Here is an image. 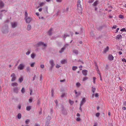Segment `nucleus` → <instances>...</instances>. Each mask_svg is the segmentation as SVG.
Returning a JSON list of instances; mask_svg holds the SVG:
<instances>
[{
  "label": "nucleus",
  "mask_w": 126,
  "mask_h": 126,
  "mask_svg": "<svg viewBox=\"0 0 126 126\" xmlns=\"http://www.w3.org/2000/svg\"><path fill=\"white\" fill-rule=\"evenodd\" d=\"M77 7L78 8V12L79 13H81L82 8L80 4V1L79 0L77 3Z\"/></svg>",
  "instance_id": "obj_1"
},
{
  "label": "nucleus",
  "mask_w": 126,
  "mask_h": 126,
  "mask_svg": "<svg viewBox=\"0 0 126 126\" xmlns=\"http://www.w3.org/2000/svg\"><path fill=\"white\" fill-rule=\"evenodd\" d=\"M40 46H42L45 47H47V45L46 44H44L43 42H39L35 45L36 47H39Z\"/></svg>",
  "instance_id": "obj_2"
},
{
  "label": "nucleus",
  "mask_w": 126,
  "mask_h": 126,
  "mask_svg": "<svg viewBox=\"0 0 126 126\" xmlns=\"http://www.w3.org/2000/svg\"><path fill=\"white\" fill-rule=\"evenodd\" d=\"M8 25H7L3 27L2 31V32L4 33H6L8 32Z\"/></svg>",
  "instance_id": "obj_3"
},
{
  "label": "nucleus",
  "mask_w": 126,
  "mask_h": 126,
  "mask_svg": "<svg viewBox=\"0 0 126 126\" xmlns=\"http://www.w3.org/2000/svg\"><path fill=\"white\" fill-rule=\"evenodd\" d=\"M49 63L51 65V66L50 67L49 69L50 70H51L54 66L55 64L53 61L52 60H50L49 62Z\"/></svg>",
  "instance_id": "obj_4"
},
{
  "label": "nucleus",
  "mask_w": 126,
  "mask_h": 126,
  "mask_svg": "<svg viewBox=\"0 0 126 126\" xmlns=\"http://www.w3.org/2000/svg\"><path fill=\"white\" fill-rule=\"evenodd\" d=\"M25 66V64L23 63L20 64L18 66V69L20 70H23Z\"/></svg>",
  "instance_id": "obj_5"
},
{
  "label": "nucleus",
  "mask_w": 126,
  "mask_h": 126,
  "mask_svg": "<svg viewBox=\"0 0 126 126\" xmlns=\"http://www.w3.org/2000/svg\"><path fill=\"white\" fill-rule=\"evenodd\" d=\"M24 19L26 21V23H30L32 20V19L30 17L25 18Z\"/></svg>",
  "instance_id": "obj_6"
},
{
  "label": "nucleus",
  "mask_w": 126,
  "mask_h": 126,
  "mask_svg": "<svg viewBox=\"0 0 126 126\" xmlns=\"http://www.w3.org/2000/svg\"><path fill=\"white\" fill-rule=\"evenodd\" d=\"M20 88L18 87H16L13 89V90L14 93H17L19 90Z\"/></svg>",
  "instance_id": "obj_7"
},
{
  "label": "nucleus",
  "mask_w": 126,
  "mask_h": 126,
  "mask_svg": "<svg viewBox=\"0 0 126 126\" xmlns=\"http://www.w3.org/2000/svg\"><path fill=\"white\" fill-rule=\"evenodd\" d=\"M11 25L12 28H15L17 26V23L16 22H12L11 23Z\"/></svg>",
  "instance_id": "obj_8"
},
{
  "label": "nucleus",
  "mask_w": 126,
  "mask_h": 126,
  "mask_svg": "<svg viewBox=\"0 0 126 126\" xmlns=\"http://www.w3.org/2000/svg\"><path fill=\"white\" fill-rule=\"evenodd\" d=\"M11 77H12L11 81H14L16 79V78L15 77V73L12 74L11 75Z\"/></svg>",
  "instance_id": "obj_9"
},
{
  "label": "nucleus",
  "mask_w": 126,
  "mask_h": 126,
  "mask_svg": "<svg viewBox=\"0 0 126 126\" xmlns=\"http://www.w3.org/2000/svg\"><path fill=\"white\" fill-rule=\"evenodd\" d=\"M86 100L85 98H83L80 101V105L82 106L86 102Z\"/></svg>",
  "instance_id": "obj_10"
},
{
  "label": "nucleus",
  "mask_w": 126,
  "mask_h": 126,
  "mask_svg": "<svg viewBox=\"0 0 126 126\" xmlns=\"http://www.w3.org/2000/svg\"><path fill=\"white\" fill-rule=\"evenodd\" d=\"M114 57L111 55H109L108 57V58L109 60L110 61H112Z\"/></svg>",
  "instance_id": "obj_11"
},
{
  "label": "nucleus",
  "mask_w": 126,
  "mask_h": 126,
  "mask_svg": "<svg viewBox=\"0 0 126 126\" xmlns=\"http://www.w3.org/2000/svg\"><path fill=\"white\" fill-rule=\"evenodd\" d=\"M87 71L86 70H83L82 71V73L83 75L85 76L87 75Z\"/></svg>",
  "instance_id": "obj_12"
},
{
  "label": "nucleus",
  "mask_w": 126,
  "mask_h": 126,
  "mask_svg": "<svg viewBox=\"0 0 126 126\" xmlns=\"http://www.w3.org/2000/svg\"><path fill=\"white\" fill-rule=\"evenodd\" d=\"M122 38V35L120 34H119L117 35L116 39V40H119L121 39Z\"/></svg>",
  "instance_id": "obj_13"
},
{
  "label": "nucleus",
  "mask_w": 126,
  "mask_h": 126,
  "mask_svg": "<svg viewBox=\"0 0 126 126\" xmlns=\"http://www.w3.org/2000/svg\"><path fill=\"white\" fill-rule=\"evenodd\" d=\"M45 2H42L40 3L39 4V6L37 7V8L43 6L45 4Z\"/></svg>",
  "instance_id": "obj_14"
},
{
  "label": "nucleus",
  "mask_w": 126,
  "mask_h": 126,
  "mask_svg": "<svg viewBox=\"0 0 126 126\" xmlns=\"http://www.w3.org/2000/svg\"><path fill=\"white\" fill-rule=\"evenodd\" d=\"M67 62V61L66 59L62 60L61 61V63L63 64H64L66 63Z\"/></svg>",
  "instance_id": "obj_15"
},
{
  "label": "nucleus",
  "mask_w": 126,
  "mask_h": 126,
  "mask_svg": "<svg viewBox=\"0 0 126 126\" xmlns=\"http://www.w3.org/2000/svg\"><path fill=\"white\" fill-rule=\"evenodd\" d=\"M62 112L64 115H65L67 114V111L66 110L63 108Z\"/></svg>",
  "instance_id": "obj_16"
},
{
  "label": "nucleus",
  "mask_w": 126,
  "mask_h": 126,
  "mask_svg": "<svg viewBox=\"0 0 126 126\" xmlns=\"http://www.w3.org/2000/svg\"><path fill=\"white\" fill-rule=\"evenodd\" d=\"M11 85L13 87L17 86H18V84L16 82L13 83H11Z\"/></svg>",
  "instance_id": "obj_17"
},
{
  "label": "nucleus",
  "mask_w": 126,
  "mask_h": 126,
  "mask_svg": "<svg viewBox=\"0 0 126 126\" xmlns=\"http://www.w3.org/2000/svg\"><path fill=\"white\" fill-rule=\"evenodd\" d=\"M4 6V4L3 2L1 1H0V8H2Z\"/></svg>",
  "instance_id": "obj_18"
},
{
  "label": "nucleus",
  "mask_w": 126,
  "mask_h": 126,
  "mask_svg": "<svg viewBox=\"0 0 126 126\" xmlns=\"http://www.w3.org/2000/svg\"><path fill=\"white\" fill-rule=\"evenodd\" d=\"M52 28H50L48 32V34L49 35H51L52 34Z\"/></svg>",
  "instance_id": "obj_19"
},
{
  "label": "nucleus",
  "mask_w": 126,
  "mask_h": 126,
  "mask_svg": "<svg viewBox=\"0 0 126 126\" xmlns=\"http://www.w3.org/2000/svg\"><path fill=\"white\" fill-rule=\"evenodd\" d=\"M109 48L108 47H107L105 48L104 50V53H106L107 51H108Z\"/></svg>",
  "instance_id": "obj_20"
},
{
  "label": "nucleus",
  "mask_w": 126,
  "mask_h": 126,
  "mask_svg": "<svg viewBox=\"0 0 126 126\" xmlns=\"http://www.w3.org/2000/svg\"><path fill=\"white\" fill-rule=\"evenodd\" d=\"M65 49V48L64 47H63L62 48L61 50L59 51V52L60 53H62L63 51Z\"/></svg>",
  "instance_id": "obj_21"
},
{
  "label": "nucleus",
  "mask_w": 126,
  "mask_h": 126,
  "mask_svg": "<svg viewBox=\"0 0 126 126\" xmlns=\"http://www.w3.org/2000/svg\"><path fill=\"white\" fill-rule=\"evenodd\" d=\"M23 80V79L22 77H20L18 79V81L20 83Z\"/></svg>",
  "instance_id": "obj_22"
},
{
  "label": "nucleus",
  "mask_w": 126,
  "mask_h": 126,
  "mask_svg": "<svg viewBox=\"0 0 126 126\" xmlns=\"http://www.w3.org/2000/svg\"><path fill=\"white\" fill-rule=\"evenodd\" d=\"M21 92L23 94L25 92V89L24 87H23L21 90Z\"/></svg>",
  "instance_id": "obj_23"
},
{
  "label": "nucleus",
  "mask_w": 126,
  "mask_h": 126,
  "mask_svg": "<svg viewBox=\"0 0 126 126\" xmlns=\"http://www.w3.org/2000/svg\"><path fill=\"white\" fill-rule=\"evenodd\" d=\"M35 56V54L34 53H33L31 55V57L32 59L34 58Z\"/></svg>",
  "instance_id": "obj_24"
},
{
  "label": "nucleus",
  "mask_w": 126,
  "mask_h": 126,
  "mask_svg": "<svg viewBox=\"0 0 126 126\" xmlns=\"http://www.w3.org/2000/svg\"><path fill=\"white\" fill-rule=\"evenodd\" d=\"M30 122V120L29 119H27L25 121V123L26 124H28Z\"/></svg>",
  "instance_id": "obj_25"
},
{
  "label": "nucleus",
  "mask_w": 126,
  "mask_h": 126,
  "mask_svg": "<svg viewBox=\"0 0 126 126\" xmlns=\"http://www.w3.org/2000/svg\"><path fill=\"white\" fill-rule=\"evenodd\" d=\"M31 106H27L26 107V110H27L29 111L31 109Z\"/></svg>",
  "instance_id": "obj_26"
},
{
  "label": "nucleus",
  "mask_w": 126,
  "mask_h": 126,
  "mask_svg": "<svg viewBox=\"0 0 126 126\" xmlns=\"http://www.w3.org/2000/svg\"><path fill=\"white\" fill-rule=\"evenodd\" d=\"M73 52L76 55L78 54V51L76 49H75L73 50Z\"/></svg>",
  "instance_id": "obj_27"
},
{
  "label": "nucleus",
  "mask_w": 126,
  "mask_h": 126,
  "mask_svg": "<svg viewBox=\"0 0 126 126\" xmlns=\"http://www.w3.org/2000/svg\"><path fill=\"white\" fill-rule=\"evenodd\" d=\"M17 118L19 119H20L21 117V115L20 113H19L17 115Z\"/></svg>",
  "instance_id": "obj_28"
},
{
  "label": "nucleus",
  "mask_w": 126,
  "mask_h": 126,
  "mask_svg": "<svg viewBox=\"0 0 126 126\" xmlns=\"http://www.w3.org/2000/svg\"><path fill=\"white\" fill-rule=\"evenodd\" d=\"M31 25H28L27 26V29L28 31L30 30L31 29Z\"/></svg>",
  "instance_id": "obj_29"
},
{
  "label": "nucleus",
  "mask_w": 126,
  "mask_h": 126,
  "mask_svg": "<svg viewBox=\"0 0 126 126\" xmlns=\"http://www.w3.org/2000/svg\"><path fill=\"white\" fill-rule=\"evenodd\" d=\"M98 4V1H96L93 4V5L94 6H96Z\"/></svg>",
  "instance_id": "obj_30"
},
{
  "label": "nucleus",
  "mask_w": 126,
  "mask_h": 126,
  "mask_svg": "<svg viewBox=\"0 0 126 126\" xmlns=\"http://www.w3.org/2000/svg\"><path fill=\"white\" fill-rule=\"evenodd\" d=\"M26 70L27 72H30L31 70V69L29 67H27L26 68Z\"/></svg>",
  "instance_id": "obj_31"
},
{
  "label": "nucleus",
  "mask_w": 126,
  "mask_h": 126,
  "mask_svg": "<svg viewBox=\"0 0 126 126\" xmlns=\"http://www.w3.org/2000/svg\"><path fill=\"white\" fill-rule=\"evenodd\" d=\"M69 36V35L65 34H64L63 36V38L64 40H65V39L66 37H68Z\"/></svg>",
  "instance_id": "obj_32"
},
{
  "label": "nucleus",
  "mask_w": 126,
  "mask_h": 126,
  "mask_svg": "<svg viewBox=\"0 0 126 126\" xmlns=\"http://www.w3.org/2000/svg\"><path fill=\"white\" fill-rule=\"evenodd\" d=\"M78 67L76 66H73L72 67V70H75L77 69Z\"/></svg>",
  "instance_id": "obj_33"
},
{
  "label": "nucleus",
  "mask_w": 126,
  "mask_h": 126,
  "mask_svg": "<svg viewBox=\"0 0 126 126\" xmlns=\"http://www.w3.org/2000/svg\"><path fill=\"white\" fill-rule=\"evenodd\" d=\"M69 103L71 104H73L74 102L73 101H71V100L69 99Z\"/></svg>",
  "instance_id": "obj_34"
},
{
  "label": "nucleus",
  "mask_w": 126,
  "mask_h": 126,
  "mask_svg": "<svg viewBox=\"0 0 126 126\" xmlns=\"http://www.w3.org/2000/svg\"><path fill=\"white\" fill-rule=\"evenodd\" d=\"M35 64V62L32 63L31 64L30 66L31 67H33L34 66V65Z\"/></svg>",
  "instance_id": "obj_35"
},
{
  "label": "nucleus",
  "mask_w": 126,
  "mask_h": 126,
  "mask_svg": "<svg viewBox=\"0 0 126 126\" xmlns=\"http://www.w3.org/2000/svg\"><path fill=\"white\" fill-rule=\"evenodd\" d=\"M28 14L27 12H26L25 13V18L28 17Z\"/></svg>",
  "instance_id": "obj_36"
},
{
  "label": "nucleus",
  "mask_w": 126,
  "mask_h": 126,
  "mask_svg": "<svg viewBox=\"0 0 126 126\" xmlns=\"http://www.w3.org/2000/svg\"><path fill=\"white\" fill-rule=\"evenodd\" d=\"M76 85L77 86L79 87L80 85V84L79 83H76Z\"/></svg>",
  "instance_id": "obj_37"
},
{
  "label": "nucleus",
  "mask_w": 126,
  "mask_h": 126,
  "mask_svg": "<svg viewBox=\"0 0 126 126\" xmlns=\"http://www.w3.org/2000/svg\"><path fill=\"white\" fill-rule=\"evenodd\" d=\"M88 79V78L87 77H85L83 78V81H85Z\"/></svg>",
  "instance_id": "obj_38"
},
{
  "label": "nucleus",
  "mask_w": 126,
  "mask_h": 126,
  "mask_svg": "<svg viewBox=\"0 0 126 126\" xmlns=\"http://www.w3.org/2000/svg\"><path fill=\"white\" fill-rule=\"evenodd\" d=\"M30 53V51H28L26 53V54L27 55H28Z\"/></svg>",
  "instance_id": "obj_39"
},
{
  "label": "nucleus",
  "mask_w": 126,
  "mask_h": 126,
  "mask_svg": "<svg viewBox=\"0 0 126 126\" xmlns=\"http://www.w3.org/2000/svg\"><path fill=\"white\" fill-rule=\"evenodd\" d=\"M92 92H93L94 93L95 92V88H93V87L92 88Z\"/></svg>",
  "instance_id": "obj_40"
},
{
  "label": "nucleus",
  "mask_w": 126,
  "mask_h": 126,
  "mask_svg": "<svg viewBox=\"0 0 126 126\" xmlns=\"http://www.w3.org/2000/svg\"><path fill=\"white\" fill-rule=\"evenodd\" d=\"M69 46V44H66L64 46V47L65 48Z\"/></svg>",
  "instance_id": "obj_41"
},
{
  "label": "nucleus",
  "mask_w": 126,
  "mask_h": 126,
  "mask_svg": "<svg viewBox=\"0 0 126 126\" xmlns=\"http://www.w3.org/2000/svg\"><path fill=\"white\" fill-rule=\"evenodd\" d=\"M60 66L58 64H56V67L57 68H59L60 67Z\"/></svg>",
  "instance_id": "obj_42"
},
{
  "label": "nucleus",
  "mask_w": 126,
  "mask_h": 126,
  "mask_svg": "<svg viewBox=\"0 0 126 126\" xmlns=\"http://www.w3.org/2000/svg\"><path fill=\"white\" fill-rule=\"evenodd\" d=\"M40 67L42 68H43L44 67V65L43 64H41L40 65Z\"/></svg>",
  "instance_id": "obj_43"
},
{
  "label": "nucleus",
  "mask_w": 126,
  "mask_h": 126,
  "mask_svg": "<svg viewBox=\"0 0 126 126\" xmlns=\"http://www.w3.org/2000/svg\"><path fill=\"white\" fill-rule=\"evenodd\" d=\"M96 116L97 117H98L100 115V113H97L95 114Z\"/></svg>",
  "instance_id": "obj_44"
},
{
  "label": "nucleus",
  "mask_w": 126,
  "mask_h": 126,
  "mask_svg": "<svg viewBox=\"0 0 126 126\" xmlns=\"http://www.w3.org/2000/svg\"><path fill=\"white\" fill-rule=\"evenodd\" d=\"M29 102L31 103L32 101V100L31 98H30L29 100Z\"/></svg>",
  "instance_id": "obj_45"
},
{
  "label": "nucleus",
  "mask_w": 126,
  "mask_h": 126,
  "mask_svg": "<svg viewBox=\"0 0 126 126\" xmlns=\"http://www.w3.org/2000/svg\"><path fill=\"white\" fill-rule=\"evenodd\" d=\"M56 0L57 2H61L62 1V0Z\"/></svg>",
  "instance_id": "obj_46"
},
{
  "label": "nucleus",
  "mask_w": 126,
  "mask_h": 126,
  "mask_svg": "<svg viewBox=\"0 0 126 126\" xmlns=\"http://www.w3.org/2000/svg\"><path fill=\"white\" fill-rule=\"evenodd\" d=\"M125 30V28H123V29H121V30H120V31H122V32L125 31L126 32V30Z\"/></svg>",
  "instance_id": "obj_47"
},
{
  "label": "nucleus",
  "mask_w": 126,
  "mask_h": 126,
  "mask_svg": "<svg viewBox=\"0 0 126 126\" xmlns=\"http://www.w3.org/2000/svg\"><path fill=\"white\" fill-rule=\"evenodd\" d=\"M81 106V105H80V107L79 108V109L81 111V112L82 111V109L81 108V106Z\"/></svg>",
  "instance_id": "obj_48"
},
{
  "label": "nucleus",
  "mask_w": 126,
  "mask_h": 126,
  "mask_svg": "<svg viewBox=\"0 0 126 126\" xmlns=\"http://www.w3.org/2000/svg\"><path fill=\"white\" fill-rule=\"evenodd\" d=\"M96 78L95 77H94L93 78V82L94 83H95V80Z\"/></svg>",
  "instance_id": "obj_49"
},
{
  "label": "nucleus",
  "mask_w": 126,
  "mask_h": 126,
  "mask_svg": "<svg viewBox=\"0 0 126 126\" xmlns=\"http://www.w3.org/2000/svg\"><path fill=\"white\" fill-rule=\"evenodd\" d=\"M122 60L123 62H124L126 63V60L124 58L122 59Z\"/></svg>",
  "instance_id": "obj_50"
},
{
  "label": "nucleus",
  "mask_w": 126,
  "mask_h": 126,
  "mask_svg": "<svg viewBox=\"0 0 126 126\" xmlns=\"http://www.w3.org/2000/svg\"><path fill=\"white\" fill-rule=\"evenodd\" d=\"M80 120V119L79 117H78L77 118L76 120L77 121H79Z\"/></svg>",
  "instance_id": "obj_51"
},
{
  "label": "nucleus",
  "mask_w": 126,
  "mask_h": 126,
  "mask_svg": "<svg viewBox=\"0 0 126 126\" xmlns=\"http://www.w3.org/2000/svg\"><path fill=\"white\" fill-rule=\"evenodd\" d=\"M119 17L120 18H122L123 17V16L121 15H119Z\"/></svg>",
  "instance_id": "obj_52"
},
{
  "label": "nucleus",
  "mask_w": 126,
  "mask_h": 126,
  "mask_svg": "<svg viewBox=\"0 0 126 126\" xmlns=\"http://www.w3.org/2000/svg\"><path fill=\"white\" fill-rule=\"evenodd\" d=\"M54 91L53 89H52L51 91V93L52 95L53 96V93Z\"/></svg>",
  "instance_id": "obj_53"
},
{
  "label": "nucleus",
  "mask_w": 126,
  "mask_h": 126,
  "mask_svg": "<svg viewBox=\"0 0 126 126\" xmlns=\"http://www.w3.org/2000/svg\"><path fill=\"white\" fill-rule=\"evenodd\" d=\"M2 15L1 13H0V19H2Z\"/></svg>",
  "instance_id": "obj_54"
},
{
  "label": "nucleus",
  "mask_w": 126,
  "mask_h": 126,
  "mask_svg": "<svg viewBox=\"0 0 126 126\" xmlns=\"http://www.w3.org/2000/svg\"><path fill=\"white\" fill-rule=\"evenodd\" d=\"M18 108L19 109H21V105H20V104L18 105Z\"/></svg>",
  "instance_id": "obj_55"
},
{
  "label": "nucleus",
  "mask_w": 126,
  "mask_h": 126,
  "mask_svg": "<svg viewBox=\"0 0 126 126\" xmlns=\"http://www.w3.org/2000/svg\"><path fill=\"white\" fill-rule=\"evenodd\" d=\"M65 93H63L62 94L61 96L62 97H63L65 96Z\"/></svg>",
  "instance_id": "obj_56"
},
{
  "label": "nucleus",
  "mask_w": 126,
  "mask_h": 126,
  "mask_svg": "<svg viewBox=\"0 0 126 126\" xmlns=\"http://www.w3.org/2000/svg\"><path fill=\"white\" fill-rule=\"evenodd\" d=\"M42 80V75H41L40 77V80L41 81Z\"/></svg>",
  "instance_id": "obj_57"
},
{
  "label": "nucleus",
  "mask_w": 126,
  "mask_h": 126,
  "mask_svg": "<svg viewBox=\"0 0 126 126\" xmlns=\"http://www.w3.org/2000/svg\"><path fill=\"white\" fill-rule=\"evenodd\" d=\"M98 95L97 93H96L95 94V97H98Z\"/></svg>",
  "instance_id": "obj_58"
},
{
  "label": "nucleus",
  "mask_w": 126,
  "mask_h": 126,
  "mask_svg": "<svg viewBox=\"0 0 126 126\" xmlns=\"http://www.w3.org/2000/svg\"><path fill=\"white\" fill-rule=\"evenodd\" d=\"M40 103V101L39 100H38L37 101V104H39Z\"/></svg>",
  "instance_id": "obj_59"
},
{
  "label": "nucleus",
  "mask_w": 126,
  "mask_h": 126,
  "mask_svg": "<svg viewBox=\"0 0 126 126\" xmlns=\"http://www.w3.org/2000/svg\"><path fill=\"white\" fill-rule=\"evenodd\" d=\"M116 26L115 25H113V28L114 29H115L116 28Z\"/></svg>",
  "instance_id": "obj_60"
},
{
  "label": "nucleus",
  "mask_w": 126,
  "mask_h": 126,
  "mask_svg": "<svg viewBox=\"0 0 126 126\" xmlns=\"http://www.w3.org/2000/svg\"><path fill=\"white\" fill-rule=\"evenodd\" d=\"M30 94L31 95H32V89H30Z\"/></svg>",
  "instance_id": "obj_61"
},
{
  "label": "nucleus",
  "mask_w": 126,
  "mask_h": 126,
  "mask_svg": "<svg viewBox=\"0 0 126 126\" xmlns=\"http://www.w3.org/2000/svg\"><path fill=\"white\" fill-rule=\"evenodd\" d=\"M65 81V79H63V80H60V81L61 82H64Z\"/></svg>",
  "instance_id": "obj_62"
},
{
  "label": "nucleus",
  "mask_w": 126,
  "mask_h": 126,
  "mask_svg": "<svg viewBox=\"0 0 126 126\" xmlns=\"http://www.w3.org/2000/svg\"><path fill=\"white\" fill-rule=\"evenodd\" d=\"M80 114L78 113L77 114V116L78 117H79L80 116Z\"/></svg>",
  "instance_id": "obj_63"
},
{
  "label": "nucleus",
  "mask_w": 126,
  "mask_h": 126,
  "mask_svg": "<svg viewBox=\"0 0 126 126\" xmlns=\"http://www.w3.org/2000/svg\"><path fill=\"white\" fill-rule=\"evenodd\" d=\"M122 109L124 110H126V108L125 107H123L122 108Z\"/></svg>",
  "instance_id": "obj_64"
}]
</instances>
